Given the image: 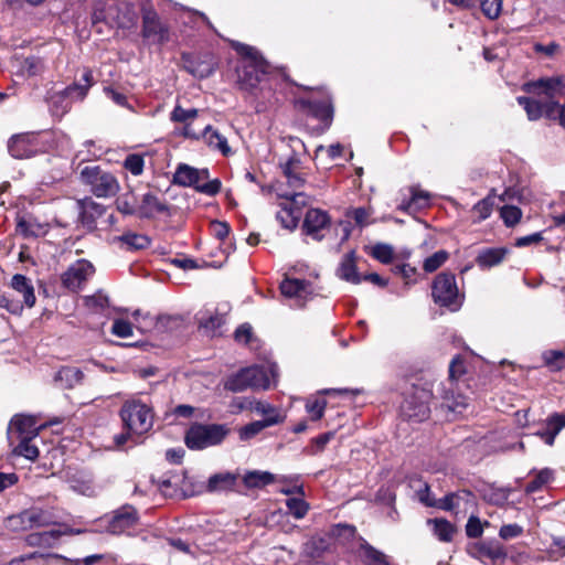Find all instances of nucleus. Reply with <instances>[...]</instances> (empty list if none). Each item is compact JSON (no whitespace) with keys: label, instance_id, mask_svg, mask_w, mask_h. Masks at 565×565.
I'll use <instances>...</instances> for the list:
<instances>
[{"label":"nucleus","instance_id":"obj_1","mask_svg":"<svg viewBox=\"0 0 565 565\" xmlns=\"http://www.w3.org/2000/svg\"><path fill=\"white\" fill-rule=\"evenodd\" d=\"M232 47L242 56L236 68L237 85L242 90L254 93L268 73L269 65L254 46L235 41Z\"/></svg>","mask_w":565,"mask_h":565},{"label":"nucleus","instance_id":"obj_2","mask_svg":"<svg viewBox=\"0 0 565 565\" xmlns=\"http://www.w3.org/2000/svg\"><path fill=\"white\" fill-rule=\"evenodd\" d=\"M209 178L210 171L207 168L198 169L186 163H180L175 168L172 182L183 188H193L205 195L214 196L221 191L222 182L220 179L209 180Z\"/></svg>","mask_w":565,"mask_h":565},{"label":"nucleus","instance_id":"obj_3","mask_svg":"<svg viewBox=\"0 0 565 565\" xmlns=\"http://www.w3.org/2000/svg\"><path fill=\"white\" fill-rule=\"evenodd\" d=\"M119 416L124 427L137 435H143L150 431L154 423V413L150 405L140 399L131 398L125 401Z\"/></svg>","mask_w":565,"mask_h":565},{"label":"nucleus","instance_id":"obj_4","mask_svg":"<svg viewBox=\"0 0 565 565\" xmlns=\"http://www.w3.org/2000/svg\"><path fill=\"white\" fill-rule=\"evenodd\" d=\"M228 433L230 429L225 424L194 423L186 430L184 443L191 450H203L221 445Z\"/></svg>","mask_w":565,"mask_h":565},{"label":"nucleus","instance_id":"obj_5","mask_svg":"<svg viewBox=\"0 0 565 565\" xmlns=\"http://www.w3.org/2000/svg\"><path fill=\"white\" fill-rule=\"evenodd\" d=\"M275 191L278 198L286 200L277 212V220L285 228L295 230L300 220L301 206L307 204V195L303 192H289L280 183L276 184Z\"/></svg>","mask_w":565,"mask_h":565},{"label":"nucleus","instance_id":"obj_6","mask_svg":"<svg viewBox=\"0 0 565 565\" xmlns=\"http://www.w3.org/2000/svg\"><path fill=\"white\" fill-rule=\"evenodd\" d=\"M294 482L292 488H280L279 492L286 495L290 494H299L300 497L305 495L303 486L299 482V477L297 475L290 476H276L269 471L263 470H250L246 471L243 476V483L248 489H259L264 488L274 482Z\"/></svg>","mask_w":565,"mask_h":565},{"label":"nucleus","instance_id":"obj_7","mask_svg":"<svg viewBox=\"0 0 565 565\" xmlns=\"http://www.w3.org/2000/svg\"><path fill=\"white\" fill-rule=\"evenodd\" d=\"M431 296L435 303L451 311H457L461 307L456 276L451 273L444 271L435 277L431 285Z\"/></svg>","mask_w":565,"mask_h":565},{"label":"nucleus","instance_id":"obj_8","mask_svg":"<svg viewBox=\"0 0 565 565\" xmlns=\"http://www.w3.org/2000/svg\"><path fill=\"white\" fill-rule=\"evenodd\" d=\"M431 397V391L415 386L401 406L402 415L411 422L420 423L426 420L430 415Z\"/></svg>","mask_w":565,"mask_h":565},{"label":"nucleus","instance_id":"obj_9","mask_svg":"<svg viewBox=\"0 0 565 565\" xmlns=\"http://www.w3.org/2000/svg\"><path fill=\"white\" fill-rule=\"evenodd\" d=\"M469 555L484 565H501L508 558L504 545L495 539L481 540L468 545Z\"/></svg>","mask_w":565,"mask_h":565},{"label":"nucleus","instance_id":"obj_10","mask_svg":"<svg viewBox=\"0 0 565 565\" xmlns=\"http://www.w3.org/2000/svg\"><path fill=\"white\" fill-rule=\"evenodd\" d=\"M522 89L533 96L544 97L545 102H557V98L565 95V76L541 77L524 83Z\"/></svg>","mask_w":565,"mask_h":565},{"label":"nucleus","instance_id":"obj_11","mask_svg":"<svg viewBox=\"0 0 565 565\" xmlns=\"http://www.w3.org/2000/svg\"><path fill=\"white\" fill-rule=\"evenodd\" d=\"M299 109L307 115L318 119L323 124L320 132H324L332 124L333 120V106L329 96L323 99L317 100L311 98H301L296 102Z\"/></svg>","mask_w":565,"mask_h":565},{"label":"nucleus","instance_id":"obj_12","mask_svg":"<svg viewBox=\"0 0 565 565\" xmlns=\"http://www.w3.org/2000/svg\"><path fill=\"white\" fill-rule=\"evenodd\" d=\"M331 218L328 212L320 209H309L302 222V232L315 241H322L330 230Z\"/></svg>","mask_w":565,"mask_h":565},{"label":"nucleus","instance_id":"obj_13","mask_svg":"<svg viewBox=\"0 0 565 565\" xmlns=\"http://www.w3.org/2000/svg\"><path fill=\"white\" fill-rule=\"evenodd\" d=\"M95 269L90 262L78 259L72 264L62 275V284L71 291L79 290L93 276Z\"/></svg>","mask_w":565,"mask_h":565},{"label":"nucleus","instance_id":"obj_14","mask_svg":"<svg viewBox=\"0 0 565 565\" xmlns=\"http://www.w3.org/2000/svg\"><path fill=\"white\" fill-rule=\"evenodd\" d=\"M142 36L154 43L162 44L169 41V29L160 21L158 13L152 8L142 10Z\"/></svg>","mask_w":565,"mask_h":565},{"label":"nucleus","instance_id":"obj_15","mask_svg":"<svg viewBox=\"0 0 565 565\" xmlns=\"http://www.w3.org/2000/svg\"><path fill=\"white\" fill-rule=\"evenodd\" d=\"M280 291L285 297L294 300V306L299 308L303 307L313 295V288L309 281L288 277L280 282Z\"/></svg>","mask_w":565,"mask_h":565},{"label":"nucleus","instance_id":"obj_16","mask_svg":"<svg viewBox=\"0 0 565 565\" xmlns=\"http://www.w3.org/2000/svg\"><path fill=\"white\" fill-rule=\"evenodd\" d=\"M301 160L297 152H292L286 159L279 160V168L282 175L286 178L287 186L290 188L289 192H299L306 183L305 174L301 172Z\"/></svg>","mask_w":565,"mask_h":565},{"label":"nucleus","instance_id":"obj_17","mask_svg":"<svg viewBox=\"0 0 565 565\" xmlns=\"http://www.w3.org/2000/svg\"><path fill=\"white\" fill-rule=\"evenodd\" d=\"M138 519V512L132 505H122L114 511L108 522V533L117 535L129 533L136 526Z\"/></svg>","mask_w":565,"mask_h":565},{"label":"nucleus","instance_id":"obj_18","mask_svg":"<svg viewBox=\"0 0 565 565\" xmlns=\"http://www.w3.org/2000/svg\"><path fill=\"white\" fill-rule=\"evenodd\" d=\"M516 102L522 106L526 113L529 120L535 121L541 117L554 118L555 108L558 107V102H540L531 97L519 96Z\"/></svg>","mask_w":565,"mask_h":565},{"label":"nucleus","instance_id":"obj_19","mask_svg":"<svg viewBox=\"0 0 565 565\" xmlns=\"http://www.w3.org/2000/svg\"><path fill=\"white\" fill-rule=\"evenodd\" d=\"M8 522L9 526L13 530H26L49 524V518L44 511L40 509H31L25 510L18 515L10 516Z\"/></svg>","mask_w":565,"mask_h":565},{"label":"nucleus","instance_id":"obj_20","mask_svg":"<svg viewBox=\"0 0 565 565\" xmlns=\"http://www.w3.org/2000/svg\"><path fill=\"white\" fill-rule=\"evenodd\" d=\"M42 426H38L36 418L31 415H15L8 428L10 436L17 435V438H34L39 435Z\"/></svg>","mask_w":565,"mask_h":565},{"label":"nucleus","instance_id":"obj_21","mask_svg":"<svg viewBox=\"0 0 565 565\" xmlns=\"http://www.w3.org/2000/svg\"><path fill=\"white\" fill-rule=\"evenodd\" d=\"M335 275L341 280L353 285L362 282V275L358 271V256L354 249L349 250L341 257Z\"/></svg>","mask_w":565,"mask_h":565},{"label":"nucleus","instance_id":"obj_22","mask_svg":"<svg viewBox=\"0 0 565 565\" xmlns=\"http://www.w3.org/2000/svg\"><path fill=\"white\" fill-rule=\"evenodd\" d=\"M157 214L170 215L169 205L162 202L154 193H145L138 204L137 215L140 218H153Z\"/></svg>","mask_w":565,"mask_h":565},{"label":"nucleus","instance_id":"obj_23","mask_svg":"<svg viewBox=\"0 0 565 565\" xmlns=\"http://www.w3.org/2000/svg\"><path fill=\"white\" fill-rule=\"evenodd\" d=\"M184 70L196 78H206L215 71L212 58H202L189 53L182 54Z\"/></svg>","mask_w":565,"mask_h":565},{"label":"nucleus","instance_id":"obj_24","mask_svg":"<svg viewBox=\"0 0 565 565\" xmlns=\"http://www.w3.org/2000/svg\"><path fill=\"white\" fill-rule=\"evenodd\" d=\"M411 196L402 200L398 210L405 213H416L430 206L431 195L429 192L419 189V186L409 188Z\"/></svg>","mask_w":565,"mask_h":565},{"label":"nucleus","instance_id":"obj_25","mask_svg":"<svg viewBox=\"0 0 565 565\" xmlns=\"http://www.w3.org/2000/svg\"><path fill=\"white\" fill-rule=\"evenodd\" d=\"M249 387L253 390H268L270 387V375L276 376V366L270 367L252 365L245 367Z\"/></svg>","mask_w":565,"mask_h":565},{"label":"nucleus","instance_id":"obj_26","mask_svg":"<svg viewBox=\"0 0 565 565\" xmlns=\"http://www.w3.org/2000/svg\"><path fill=\"white\" fill-rule=\"evenodd\" d=\"M83 181L90 185L97 198L106 196V174L99 166H86L81 171Z\"/></svg>","mask_w":565,"mask_h":565},{"label":"nucleus","instance_id":"obj_27","mask_svg":"<svg viewBox=\"0 0 565 565\" xmlns=\"http://www.w3.org/2000/svg\"><path fill=\"white\" fill-rule=\"evenodd\" d=\"M252 409L263 416L260 419L263 423H266L267 427L276 426L285 422L286 415L281 412V409L266 401H255L252 404Z\"/></svg>","mask_w":565,"mask_h":565},{"label":"nucleus","instance_id":"obj_28","mask_svg":"<svg viewBox=\"0 0 565 565\" xmlns=\"http://www.w3.org/2000/svg\"><path fill=\"white\" fill-rule=\"evenodd\" d=\"M8 150L13 158L26 159L36 153V148L32 143V137L29 135H17L9 140Z\"/></svg>","mask_w":565,"mask_h":565},{"label":"nucleus","instance_id":"obj_29","mask_svg":"<svg viewBox=\"0 0 565 565\" xmlns=\"http://www.w3.org/2000/svg\"><path fill=\"white\" fill-rule=\"evenodd\" d=\"M441 399V406L452 413L461 414L468 406L467 396L456 393L451 382L448 387L443 386Z\"/></svg>","mask_w":565,"mask_h":565},{"label":"nucleus","instance_id":"obj_30","mask_svg":"<svg viewBox=\"0 0 565 565\" xmlns=\"http://www.w3.org/2000/svg\"><path fill=\"white\" fill-rule=\"evenodd\" d=\"M237 478V473L230 471L214 473L207 479L206 491L211 493L231 491L235 487Z\"/></svg>","mask_w":565,"mask_h":565},{"label":"nucleus","instance_id":"obj_31","mask_svg":"<svg viewBox=\"0 0 565 565\" xmlns=\"http://www.w3.org/2000/svg\"><path fill=\"white\" fill-rule=\"evenodd\" d=\"M111 242L120 247L125 246L127 250H141L150 246L151 238L143 234L128 232L114 237Z\"/></svg>","mask_w":565,"mask_h":565},{"label":"nucleus","instance_id":"obj_32","mask_svg":"<svg viewBox=\"0 0 565 565\" xmlns=\"http://www.w3.org/2000/svg\"><path fill=\"white\" fill-rule=\"evenodd\" d=\"M507 254L508 249L504 247L483 248L479 252L476 263L480 268L488 269L502 263Z\"/></svg>","mask_w":565,"mask_h":565},{"label":"nucleus","instance_id":"obj_33","mask_svg":"<svg viewBox=\"0 0 565 565\" xmlns=\"http://www.w3.org/2000/svg\"><path fill=\"white\" fill-rule=\"evenodd\" d=\"M93 84V74L90 71H84L81 79H78L73 85L66 87L63 92V95L71 100H82L86 94L88 88Z\"/></svg>","mask_w":565,"mask_h":565},{"label":"nucleus","instance_id":"obj_34","mask_svg":"<svg viewBox=\"0 0 565 565\" xmlns=\"http://www.w3.org/2000/svg\"><path fill=\"white\" fill-rule=\"evenodd\" d=\"M472 497V493L466 490L450 492L444 498L437 499L435 508L444 511H455L461 508L462 502L468 503Z\"/></svg>","mask_w":565,"mask_h":565},{"label":"nucleus","instance_id":"obj_35","mask_svg":"<svg viewBox=\"0 0 565 565\" xmlns=\"http://www.w3.org/2000/svg\"><path fill=\"white\" fill-rule=\"evenodd\" d=\"M11 286L13 290L20 294L23 298V302L29 307H33L35 303L34 288L25 276L17 274L12 277Z\"/></svg>","mask_w":565,"mask_h":565},{"label":"nucleus","instance_id":"obj_36","mask_svg":"<svg viewBox=\"0 0 565 565\" xmlns=\"http://www.w3.org/2000/svg\"><path fill=\"white\" fill-rule=\"evenodd\" d=\"M359 555L365 565H390L385 554L367 542L361 544Z\"/></svg>","mask_w":565,"mask_h":565},{"label":"nucleus","instance_id":"obj_37","mask_svg":"<svg viewBox=\"0 0 565 565\" xmlns=\"http://www.w3.org/2000/svg\"><path fill=\"white\" fill-rule=\"evenodd\" d=\"M83 373L74 366H64L55 374V382L64 388H72L82 381Z\"/></svg>","mask_w":565,"mask_h":565},{"label":"nucleus","instance_id":"obj_38","mask_svg":"<svg viewBox=\"0 0 565 565\" xmlns=\"http://www.w3.org/2000/svg\"><path fill=\"white\" fill-rule=\"evenodd\" d=\"M494 206V194L490 193L482 200L478 201L471 209V212L476 215L472 218L473 224H479L492 214Z\"/></svg>","mask_w":565,"mask_h":565},{"label":"nucleus","instance_id":"obj_39","mask_svg":"<svg viewBox=\"0 0 565 565\" xmlns=\"http://www.w3.org/2000/svg\"><path fill=\"white\" fill-rule=\"evenodd\" d=\"M204 138L211 148L218 150L222 154L228 156L232 152L227 139L211 126L205 128Z\"/></svg>","mask_w":565,"mask_h":565},{"label":"nucleus","instance_id":"obj_40","mask_svg":"<svg viewBox=\"0 0 565 565\" xmlns=\"http://www.w3.org/2000/svg\"><path fill=\"white\" fill-rule=\"evenodd\" d=\"M428 523L433 524L434 535L439 541H441V542L452 541L454 534L456 533V527L452 523H450L446 519L429 520Z\"/></svg>","mask_w":565,"mask_h":565},{"label":"nucleus","instance_id":"obj_41","mask_svg":"<svg viewBox=\"0 0 565 565\" xmlns=\"http://www.w3.org/2000/svg\"><path fill=\"white\" fill-rule=\"evenodd\" d=\"M116 209L124 215H134L138 211V200L134 191L129 190L116 199Z\"/></svg>","mask_w":565,"mask_h":565},{"label":"nucleus","instance_id":"obj_42","mask_svg":"<svg viewBox=\"0 0 565 565\" xmlns=\"http://www.w3.org/2000/svg\"><path fill=\"white\" fill-rule=\"evenodd\" d=\"M542 360L551 372H559L565 369V352L561 350H546L542 353Z\"/></svg>","mask_w":565,"mask_h":565},{"label":"nucleus","instance_id":"obj_43","mask_svg":"<svg viewBox=\"0 0 565 565\" xmlns=\"http://www.w3.org/2000/svg\"><path fill=\"white\" fill-rule=\"evenodd\" d=\"M84 307L88 315H103L106 308V295L99 290L94 295L86 296L83 299Z\"/></svg>","mask_w":565,"mask_h":565},{"label":"nucleus","instance_id":"obj_44","mask_svg":"<svg viewBox=\"0 0 565 565\" xmlns=\"http://www.w3.org/2000/svg\"><path fill=\"white\" fill-rule=\"evenodd\" d=\"M326 407L327 401L318 396H310L305 403V409L313 422L320 420L323 417Z\"/></svg>","mask_w":565,"mask_h":565},{"label":"nucleus","instance_id":"obj_45","mask_svg":"<svg viewBox=\"0 0 565 565\" xmlns=\"http://www.w3.org/2000/svg\"><path fill=\"white\" fill-rule=\"evenodd\" d=\"M224 388L233 393L244 392L250 388L245 370L242 369L237 373L228 376L224 383Z\"/></svg>","mask_w":565,"mask_h":565},{"label":"nucleus","instance_id":"obj_46","mask_svg":"<svg viewBox=\"0 0 565 565\" xmlns=\"http://www.w3.org/2000/svg\"><path fill=\"white\" fill-rule=\"evenodd\" d=\"M372 214V209L363 206L351 207L348 209L345 212V216L348 218H352L355 222V224L361 228L373 223V221L371 220Z\"/></svg>","mask_w":565,"mask_h":565},{"label":"nucleus","instance_id":"obj_47","mask_svg":"<svg viewBox=\"0 0 565 565\" xmlns=\"http://www.w3.org/2000/svg\"><path fill=\"white\" fill-rule=\"evenodd\" d=\"M553 479V471L548 468H544L536 472L534 478L525 486L526 493H534L541 490Z\"/></svg>","mask_w":565,"mask_h":565},{"label":"nucleus","instance_id":"obj_48","mask_svg":"<svg viewBox=\"0 0 565 565\" xmlns=\"http://www.w3.org/2000/svg\"><path fill=\"white\" fill-rule=\"evenodd\" d=\"M225 323V317L215 312L206 319L200 320V328L204 329L212 337L221 334V328Z\"/></svg>","mask_w":565,"mask_h":565},{"label":"nucleus","instance_id":"obj_49","mask_svg":"<svg viewBox=\"0 0 565 565\" xmlns=\"http://www.w3.org/2000/svg\"><path fill=\"white\" fill-rule=\"evenodd\" d=\"M140 435L135 434L131 430L126 429L125 431L114 436V449L115 450H127L138 444L137 437Z\"/></svg>","mask_w":565,"mask_h":565},{"label":"nucleus","instance_id":"obj_50","mask_svg":"<svg viewBox=\"0 0 565 565\" xmlns=\"http://www.w3.org/2000/svg\"><path fill=\"white\" fill-rule=\"evenodd\" d=\"M371 256L382 264H390L394 257V248L386 243H376L371 249Z\"/></svg>","mask_w":565,"mask_h":565},{"label":"nucleus","instance_id":"obj_51","mask_svg":"<svg viewBox=\"0 0 565 565\" xmlns=\"http://www.w3.org/2000/svg\"><path fill=\"white\" fill-rule=\"evenodd\" d=\"M122 167L132 175L139 177L143 173L145 158L139 153H130L125 158Z\"/></svg>","mask_w":565,"mask_h":565},{"label":"nucleus","instance_id":"obj_52","mask_svg":"<svg viewBox=\"0 0 565 565\" xmlns=\"http://www.w3.org/2000/svg\"><path fill=\"white\" fill-rule=\"evenodd\" d=\"M500 217L502 218L505 226L513 227L520 222L522 217V211L515 205H503L500 209Z\"/></svg>","mask_w":565,"mask_h":565},{"label":"nucleus","instance_id":"obj_53","mask_svg":"<svg viewBox=\"0 0 565 565\" xmlns=\"http://www.w3.org/2000/svg\"><path fill=\"white\" fill-rule=\"evenodd\" d=\"M448 257V252L444 249L437 250L429 257L425 258L423 268L426 273H434L446 263Z\"/></svg>","mask_w":565,"mask_h":565},{"label":"nucleus","instance_id":"obj_54","mask_svg":"<svg viewBox=\"0 0 565 565\" xmlns=\"http://www.w3.org/2000/svg\"><path fill=\"white\" fill-rule=\"evenodd\" d=\"M286 507L289 513L297 520L305 518L309 510V504L302 498L287 499Z\"/></svg>","mask_w":565,"mask_h":565},{"label":"nucleus","instance_id":"obj_55","mask_svg":"<svg viewBox=\"0 0 565 565\" xmlns=\"http://www.w3.org/2000/svg\"><path fill=\"white\" fill-rule=\"evenodd\" d=\"M32 439L33 438H20V443L15 447L14 454L29 460H35L39 457V449L31 443Z\"/></svg>","mask_w":565,"mask_h":565},{"label":"nucleus","instance_id":"obj_56","mask_svg":"<svg viewBox=\"0 0 565 565\" xmlns=\"http://www.w3.org/2000/svg\"><path fill=\"white\" fill-rule=\"evenodd\" d=\"M265 428H268L266 423H263L262 420H255L241 427L238 429V437L242 441H246L257 436Z\"/></svg>","mask_w":565,"mask_h":565},{"label":"nucleus","instance_id":"obj_57","mask_svg":"<svg viewBox=\"0 0 565 565\" xmlns=\"http://www.w3.org/2000/svg\"><path fill=\"white\" fill-rule=\"evenodd\" d=\"M480 7L487 18L494 20L501 13L502 0H480Z\"/></svg>","mask_w":565,"mask_h":565},{"label":"nucleus","instance_id":"obj_58","mask_svg":"<svg viewBox=\"0 0 565 565\" xmlns=\"http://www.w3.org/2000/svg\"><path fill=\"white\" fill-rule=\"evenodd\" d=\"M198 116L196 108L184 109L180 105H177L170 116V119L174 122H186Z\"/></svg>","mask_w":565,"mask_h":565},{"label":"nucleus","instance_id":"obj_59","mask_svg":"<svg viewBox=\"0 0 565 565\" xmlns=\"http://www.w3.org/2000/svg\"><path fill=\"white\" fill-rule=\"evenodd\" d=\"M335 436V431L334 430H331V431H327V433H323L317 437H313L311 439V444L313 446V448L311 449V454L312 455H316L318 452H321L323 451L324 447L329 444L330 440H332Z\"/></svg>","mask_w":565,"mask_h":565},{"label":"nucleus","instance_id":"obj_60","mask_svg":"<svg viewBox=\"0 0 565 565\" xmlns=\"http://www.w3.org/2000/svg\"><path fill=\"white\" fill-rule=\"evenodd\" d=\"M111 333L119 338L132 335V324L124 319H116L111 327Z\"/></svg>","mask_w":565,"mask_h":565},{"label":"nucleus","instance_id":"obj_61","mask_svg":"<svg viewBox=\"0 0 565 565\" xmlns=\"http://www.w3.org/2000/svg\"><path fill=\"white\" fill-rule=\"evenodd\" d=\"M466 373L465 360L460 355H456L449 364V383L459 379Z\"/></svg>","mask_w":565,"mask_h":565},{"label":"nucleus","instance_id":"obj_62","mask_svg":"<svg viewBox=\"0 0 565 565\" xmlns=\"http://www.w3.org/2000/svg\"><path fill=\"white\" fill-rule=\"evenodd\" d=\"M523 533V527L516 523L504 524L499 530V536L502 540L519 537Z\"/></svg>","mask_w":565,"mask_h":565},{"label":"nucleus","instance_id":"obj_63","mask_svg":"<svg viewBox=\"0 0 565 565\" xmlns=\"http://www.w3.org/2000/svg\"><path fill=\"white\" fill-rule=\"evenodd\" d=\"M483 533V527L479 518L471 515L466 524V534L468 537L477 539Z\"/></svg>","mask_w":565,"mask_h":565},{"label":"nucleus","instance_id":"obj_64","mask_svg":"<svg viewBox=\"0 0 565 565\" xmlns=\"http://www.w3.org/2000/svg\"><path fill=\"white\" fill-rule=\"evenodd\" d=\"M546 426L557 434L565 427V413H554L546 419Z\"/></svg>","mask_w":565,"mask_h":565}]
</instances>
